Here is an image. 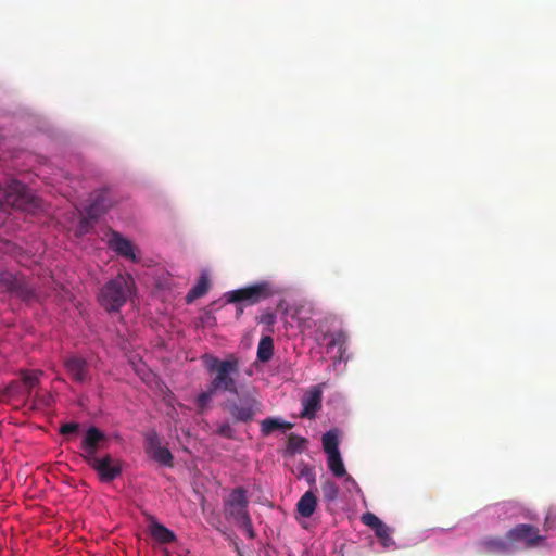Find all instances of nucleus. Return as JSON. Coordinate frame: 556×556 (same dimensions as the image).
<instances>
[{
	"label": "nucleus",
	"instance_id": "nucleus-1",
	"mask_svg": "<svg viewBox=\"0 0 556 556\" xmlns=\"http://www.w3.org/2000/svg\"><path fill=\"white\" fill-rule=\"evenodd\" d=\"M204 363L212 375L210 384L217 392L238 394L237 377L240 372V361L235 354L220 359L213 355H205Z\"/></svg>",
	"mask_w": 556,
	"mask_h": 556
},
{
	"label": "nucleus",
	"instance_id": "nucleus-2",
	"mask_svg": "<svg viewBox=\"0 0 556 556\" xmlns=\"http://www.w3.org/2000/svg\"><path fill=\"white\" fill-rule=\"evenodd\" d=\"M134 291L135 280L132 276L118 274L100 289L98 301L106 312H118Z\"/></svg>",
	"mask_w": 556,
	"mask_h": 556
},
{
	"label": "nucleus",
	"instance_id": "nucleus-3",
	"mask_svg": "<svg viewBox=\"0 0 556 556\" xmlns=\"http://www.w3.org/2000/svg\"><path fill=\"white\" fill-rule=\"evenodd\" d=\"M279 293V289L268 280H263L226 293L229 303L255 305Z\"/></svg>",
	"mask_w": 556,
	"mask_h": 556
},
{
	"label": "nucleus",
	"instance_id": "nucleus-4",
	"mask_svg": "<svg viewBox=\"0 0 556 556\" xmlns=\"http://www.w3.org/2000/svg\"><path fill=\"white\" fill-rule=\"evenodd\" d=\"M260 402L249 394L238 396L237 399H227L223 404V408L233 420L242 424L251 422L260 412Z\"/></svg>",
	"mask_w": 556,
	"mask_h": 556
},
{
	"label": "nucleus",
	"instance_id": "nucleus-5",
	"mask_svg": "<svg viewBox=\"0 0 556 556\" xmlns=\"http://www.w3.org/2000/svg\"><path fill=\"white\" fill-rule=\"evenodd\" d=\"M248 505L247 490L242 486L235 488L224 502L225 517L236 523L240 522L250 516Z\"/></svg>",
	"mask_w": 556,
	"mask_h": 556
},
{
	"label": "nucleus",
	"instance_id": "nucleus-6",
	"mask_svg": "<svg viewBox=\"0 0 556 556\" xmlns=\"http://www.w3.org/2000/svg\"><path fill=\"white\" fill-rule=\"evenodd\" d=\"M509 546L522 544L526 548H533L545 540L536 527L527 523H519L506 532Z\"/></svg>",
	"mask_w": 556,
	"mask_h": 556
},
{
	"label": "nucleus",
	"instance_id": "nucleus-7",
	"mask_svg": "<svg viewBox=\"0 0 556 556\" xmlns=\"http://www.w3.org/2000/svg\"><path fill=\"white\" fill-rule=\"evenodd\" d=\"M0 288L17 295L24 301L35 298L34 289L26 282L24 277L10 271H0Z\"/></svg>",
	"mask_w": 556,
	"mask_h": 556
},
{
	"label": "nucleus",
	"instance_id": "nucleus-8",
	"mask_svg": "<svg viewBox=\"0 0 556 556\" xmlns=\"http://www.w3.org/2000/svg\"><path fill=\"white\" fill-rule=\"evenodd\" d=\"M68 377L78 384H87L91 381L92 375L88 362L78 355H71L63 362Z\"/></svg>",
	"mask_w": 556,
	"mask_h": 556
},
{
	"label": "nucleus",
	"instance_id": "nucleus-9",
	"mask_svg": "<svg viewBox=\"0 0 556 556\" xmlns=\"http://www.w3.org/2000/svg\"><path fill=\"white\" fill-rule=\"evenodd\" d=\"M105 439L104 433L96 427H90L81 441V448L84 450L83 457L87 464L93 469L101 460L96 456L100 442Z\"/></svg>",
	"mask_w": 556,
	"mask_h": 556
},
{
	"label": "nucleus",
	"instance_id": "nucleus-10",
	"mask_svg": "<svg viewBox=\"0 0 556 556\" xmlns=\"http://www.w3.org/2000/svg\"><path fill=\"white\" fill-rule=\"evenodd\" d=\"M114 201L110 198L109 190L103 189L96 193L91 203L85 208V213L90 219L97 220L110 207H112Z\"/></svg>",
	"mask_w": 556,
	"mask_h": 556
},
{
	"label": "nucleus",
	"instance_id": "nucleus-11",
	"mask_svg": "<svg viewBox=\"0 0 556 556\" xmlns=\"http://www.w3.org/2000/svg\"><path fill=\"white\" fill-rule=\"evenodd\" d=\"M109 247L115 251L118 255L128 258L132 262H138V257L135 254L136 247L132 242L124 238L119 232L112 231L109 239Z\"/></svg>",
	"mask_w": 556,
	"mask_h": 556
},
{
	"label": "nucleus",
	"instance_id": "nucleus-12",
	"mask_svg": "<svg viewBox=\"0 0 556 556\" xmlns=\"http://www.w3.org/2000/svg\"><path fill=\"white\" fill-rule=\"evenodd\" d=\"M93 469L103 482H111L122 473L121 464L110 455L102 457Z\"/></svg>",
	"mask_w": 556,
	"mask_h": 556
},
{
	"label": "nucleus",
	"instance_id": "nucleus-13",
	"mask_svg": "<svg viewBox=\"0 0 556 556\" xmlns=\"http://www.w3.org/2000/svg\"><path fill=\"white\" fill-rule=\"evenodd\" d=\"M480 553L504 554L510 549L507 539L500 536H485L477 543Z\"/></svg>",
	"mask_w": 556,
	"mask_h": 556
},
{
	"label": "nucleus",
	"instance_id": "nucleus-14",
	"mask_svg": "<svg viewBox=\"0 0 556 556\" xmlns=\"http://www.w3.org/2000/svg\"><path fill=\"white\" fill-rule=\"evenodd\" d=\"M21 383L25 391L23 394L24 402L30 400L33 391L37 390L40 384V378L43 375L42 370H21Z\"/></svg>",
	"mask_w": 556,
	"mask_h": 556
},
{
	"label": "nucleus",
	"instance_id": "nucleus-15",
	"mask_svg": "<svg viewBox=\"0 0 556 556\" xmlns=\"http://www.w3.org/2000/svg\"><path fill=\"white\" fill-rule=\"evenodd\" d=\"M303 412L302 417L313 418L315 414L321 408V392L318 389H314L308 396L302 401Z\"/></svg>",
	"mask_w": 556,
	"mask_h": 556
},
{
	"label": "nucleus",
	"instance_id": "nucleus-16",
	"mask_svg": "<svg viewBox=\"0 0 556 556\" xmlns=\"http://www.w3.org/2000/svg\"><path fill=\"white\" fill-rule=\"evenodd\" d=\"M316 506L317 497L312 490H308L299 500L296 510L302 517L309 518L313 516Z\"/></svg>",
	"mask_w": 556,
	"mask_h": 556
},
{
	"label": "nucleus",
	"instance_id": "nucleus-17",
	"mask_svg": "<svg viewBox=\"0 0 556 556\" xmlns=\"http://www.w3.org/2000/svg\"><path fill=\"white\" fill-rule=\"evenodd\" d=\"M149 528L151 536L159 543L169 544L176 540L175 533L157 521H152Z\"/></svg>",
	"mask_w": 556,
	"mask_h": 556
},
{
	"label": "nucleus",
	"instance_id": "nucleus-18",
	"mask_svg": "<svg viewBox=\"0 0 556 556\" xmlns=\"http://www.w3.org/2000/svg\"><path fill=\"white\" fill-rule=\"evenodd\" d=\"M24 403L30 409L38 410L51 407L54 403V397L49 392L41 393L39 390H36L35 393L30 396V400H26Z\"/></svg>",
	"mask_w": 556,
	"mask_h": 556
},
{
	"label": "nucleus",
	"instance_id": "nucleus-19",
	"mask_svg": "<svg viewBox=\"0 0 556 556\" xmlns=\"http://www.w3.org/2000/svg\"><path fill=\"white\" fill-rule=\"evenodd\" d=\"M210 288V280L206 274H202L197 283L189 290L186 295L187 303L205 295Z\"/></svg>",
	"mask_w": 556,
	"mask_h": 556
},
{
	"label": "nucleus",
	"instance_id": "nucleus-20",
	"mask_svg": "<svg viewBox=\"0 0 556 556\" xmlns=\"http://www.w3.org/2000/svg\"><path fill=\"white\" fill-rule=\"evenodd\" d=\"M292 428L291 422L282 421L278 418H266L261 422V432L267 437L276 430H289Z\"/></svg>",
	"mask_w": 556,
	"mask_h": 556
},
{
	"label": "nucleus",
	"instance_id": "nucleus-21",
	"mask_svg": "<svg viewBox=\"0 0 556 556\" xmlns=\"http://www.w3.org/2000/svg\"><path fill=\"white\" fill-rule=\"evenodd\" d=\"M274 354V341L270 336L263 337L257 346V359L262 363H267L271 359Z\"/></svg>",
	"mask_w": 556,
	"mask_h": 556
},
{
	"label": "nucleus",
	"instance_id": "nucleus-22",
	"mask_svg": "<svg viewBox=\"0 0 556 556\" xmlns=\"http://www.w3.org/2000/svg\"><path fill=\"white\" fill-rule=\"evenodd\" d=\"M327 465L334 477L343 478L346 476L345 466L340 452L327 455Z\"/></svg>",
	"mask_w": 556,
	"mask_h": 556
},
{
	"label": "nucleus",
	"instance_id": "nucleus-23",
	"mask_svg": "<svg viewBox=\"0 0 556 556\" xmlns=\"http://www.w3.org/2000/svg\"><path fill=\"white\" fill-rule=\"evenodd\" d=\"M321 442H323V450L327 455L340 452L339 451V434L336 429L329 430L326 433H324L323 438H321Z\"/></svg>",
	"mask_w": 556,
	"mask_h": 556
},
{
	"label": "nucleus",
	"instance_id": "nucleus-24",
	"mask_svg": "<svg viewBox=\"0 0 556 556\" xmlns=\"http://www.w3.org/2000/svg\"><path fill=\"white\" fill-rule=\"evenodd\" d=\"M323 498L328 504L337 501L339 495V486L331 479H326L321 483Z\"/></svg>",
	"mask_w": 556,
	"mask_h": 556
},
{
	"label": "nucleus",
	"instance_id": "nucleus-25",
	"mask_svg": "<svg viewBox=\"0 0 556 556\" xmlns=\"http://www.w3.org/2000/svg\"><path fill=\"white\" fill-rule=\"evenodd\" d=\"M151 456L161 465L173 467V455L167 447L156 445L151 452Z\"/></svg>",
	"mask_w": 556,
	"mask_h": 556
},
{
	"label": "nucleus",
	"instance_id": "nucleus-26",
	"mask_svg": "<svg viewBox=\"0 0 556 556\" xmlns=\"http://www.w3.org/2000/svg\"><path fill=\"white\" fill-rule=\"evenodd\" d=\"M325 337L330 338L329 342L327 343V348L331 349L338 346L340 355H342V352L344 351V344L346 342V334L343 331H337L330 334H326Z\"/></svg>",
	"mask_w": 556,
	"mask_h": 556
},
{
	"label": "nucleus",
	"instance_id": "nucleus-27",
	"mask_svg": "<svg viewBox=\"0 0 556 556\" xmlns=\"http://www.w3.org/2000/svg\"><path fill=\"white\" fill-rule=\"evenodd\" d=\"M306 443L302 437L291 433L288 438L287 448L290 453L301 452Z\"/></svg>",
	"mask_w": 556,
	"mask_h": 556
},
{
	"label": "nucleus",
	"instance_id": "nucleus-28",
	"mask_svg": "<svg viewBox=\"0 0 556 556\" xmlns=\"http://www.w3.org/2000/svg\"><path fill=\"white\" fill-rule=\"evenodd\" d=\"M24 391L22 392V383L21 381H12L10 382L3 391V395L12 399L16 396L23 397Z\"/></svg>",
	"mask_w": 556,
	"mask_h": 556
},
{
	"label": "nucleus",
	"instance_id": "nucleus-29",
	"mask_svg": "<svg viewBox=\"0 0 556 556\" xmlns=\"http://www.w3.org/2000/svg\"><path fill=\"white\" fill-rule=\"evenodd\" d=\"M216 393H217V391L213 390L212 386L210 384L206 391L200 393L197 396L195 402H197L198 407L201 409L205 408L207 406V404L211 402L212 396Z\"/></svg>",
	"mask_w": 556,
	"mask_h": 556
},
{
	"label": "nucleus",
	"instance_id": "nucleus-30",
	"mask_svg": "<svg viewBox=\"0 0 556 556\" xmlns=\"http://www.w3.org/2000/svg\"><path fill=\"white\" fill-rule=\"evenodd\" d=\"M362 521L374 531L377 530L383 522L372 513H365L362 516Z\"/></svg>",
	"mask_w": 556,
	"mask_h": 556
},
{
	"label": "nucleus",
	"instance_id": "nucleus-31",
	"mask_svg": "<svg viewBox=\"0 0 556 556\" xmlns=\"http://www.w3.org/2000/svg\"><path fill=\"white\" fill-rule=\"evenodd\" d=\"M375 534L377 538H379L384 546H389L392 542L390 536V528L386 523H382L377 530H375Z\"/></svg>",
	"mask_w": 556,
	"mask_h": 556
},
{
	"label": "nucleus",
	"instance_id": "nucleus-32",
	"mask_svg": "<svg viewBox=\"0 0 556 556\" xmlns=\"http://www.w3.org/2000/svg\"><path fill=\"white\" fill-rule=\"evenodd\" d=\"M24 199H25V207H24L25 210L36 211L41 207V201L37 197L30 195V194H25Z\"/></svg>",
	"mask_w": 556,
	"mask_h": 556
},
{
	"label": "nucleus",
	"instance_id": "nucleus-33",
	"mask_svg": "<svg viewBox=\"0 0 556 556\" xmlns=\"http://www.w3.org/2000/svg\"><path fill=\"white\" fill-rule=\"evenodd\" d=\"M216 433L226 439H233L235 430L229 422H223L218 426Z\"/></svg>",
	"mask_w": 556,
	"mask_h": 556
},
{
	"label": "nucleus",
	"instance_id": "nucleus-34",
	"mask_svg": "<svg viewBox=\"0 0 556 556\" xmlns=\"http://www.w3.org/2000/svg\"><path fill=\"white\" fill-rule=\"evenodd\" d=\"M237 525L245 531V533L248 534V536L250 539H254L255 531L253 529V523H252V519L250 516L245 517V519L241 520Z\"/></svg>",
	"mask_w": 556,
	"mask_h": 556
},
{
	"label": "nucleus",
	"instance_id": "nucleus-35",
	"mask_svg": "<svg viewBox=\"0 0 556 556\" xmlns=\"http://www.w3.org/2000/svg\"><path fill=\"white\" fill-rule=\"evenodd\" d=\"M258 321L271 329L276 323V315L271 312L264 313L260 316Z\"/></svg>",
	"mask_w": 556,
	"mask_h": 556
},
{
	"label": "nucleus",
	"instance_id": "nucleus-36",
	"mask_svg": "<svg viewBox=\"0 0 556 556\" xmlns=\"http://www.w3.org/2000/svg\"><path fill=\"white\" fill-rule=\"evenodd\" d=\"M79 425L77 422H67L61 426L60 433L62 435L74 434L78 431Z\"/></svg>",
	"mask_w": 556,
	"mask_h": 556
},
{
	"label": "nucleus",
	"instance_id": "nucleus-37",
	"mask_svg": "<svg viewBox=\"0 0 556 556\" xmlns=\"http://www.w3.org/2000/svg\"><path fill=\"white\" fill-rule=\"evenodd\" d=\"M556 525V509H549L544 522L545 530L553 529Z\"/></svg>",
	"mask_w": 556,
	"mask_h": 556
},
{
	"label": "nucleus",
	"instance_id": "nucleus-38",
	"mask_svg": "<svg viewBox=\"0 0 556 556\" xmlns=\"http://www.w3.org/2000/svg\"><path fill=\"white\" fill-rule=\"evenodd\" d=\"M91 222H93L92 219H90L87 215H85L80 220H79V224H78V231L80 233H87L89 232L90 228L92 227L91 226Z\"/></svg>",
	"mask_w": 556,
	"mask_h": 556
},
{
	"label": "nucleus",
	"instance_id": "nucleus-39",
	"mask_svg": "<svg viewBox=\"0 0 556 556\" xmlns=\"http://www.w3.org/2000/svg\"><path fill=\"white\" fill-rule=\"evenodd\" d=\"M148 443H149V452L151 453L153 451V448L156 446V445H160L159 444V438H157V434L155 432L151 433L149 437H148Z\"/></svg>",
	"mask_w": 556,
	"mask_h": 556
},
{
	"label": "nucleus",
	"instance_id": "nucleus-40",
	"mask_svg": "<svg viewBox=\"0 0 556 556\" xmlns=\"http://www.w3.org/2000/svg\"><path fill=\"white\" fill-rule=\"evenodd\" d=\"M345 478V482H348L349 484H352L354 486H357V483L356 481L353 479V477H351L350 475L346 473V476H344Z\"/></svg>",
	"mask_w": 556,
	"mask_h": 556
},
{
	"label": "nucleus",
	"instance_id": "nucleus-41",
	"mask_svg": "<svg viewBox=\"0 0 556 556\" xmlns=\"http://www.w3.org/2000/svg\"><path fill=\"white\" fill-rule=\"evenodd\" d=\"M308 483L312 485L315 484V476H311V478L308 479Z\"/></svg>",
	"mask_w": 556,
	"mask_h": 556
}]
</instances>
